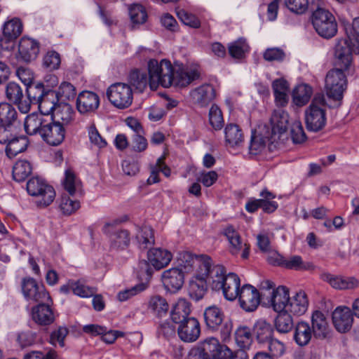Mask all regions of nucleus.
Wrapping results in <instances>:
<instances>
[{
	"instance_id": "obj_44",
	"label": "nucleus",
	"mask_w": 359,
	"mask_h": 359,
	"mask_svg": "<svg viewBox=\"0 0 359 359\" xmlns=\"http://www.w3.org/2000/svg\"><path fill=\"white\" fill-rule=\"evenodd\" d=\"M130 85L134 86L139 92L142 93L149 85V77L144 72L137 69L132 71L128 77Z\"/></svg>"
},
{
	"instance_id": "obj_1",
	"label": "nucleus",
	"mask_w": 359,
	"mask_h": 359,
	"mask_svg": "<svg viewBox=\"0 0 359 359\" xmlns=\"http://www.w3.org/2000/svg\"><path fill=\"white\" fill-rule=\"evenodd\" d=\"M350 40L339 39L335 47L336 68L330 70L325 78V88L328 97L337 101L340 105L343 93L346 88L347 80L344 72L347 70L352 62V50Z\"/></svg>"
},
{
	"instance_id": "obj_63",
	"label": "nucleus",
	"mask_w": 359,
	"mask_h": 359,
	"mask_svg": "<svg viewBox=\"0 0 359 359\" xmlns=\"http://www.w3.org/2000/svg\"><path fill=\"white\" fill-rule=\"evenodd\" d=\"M88 132L91 144L100 149L107 146L106 140L100 135L94 124L88 128Z\"/></svg>"
},
{
	"instance_id": "obj_56",
	"label": "nucleus",
	"mask_w": 359,
	"mask_h": 359,
	"mask_svg": "<svg viewBox=\"0 0 359 359\" xmlns=\"http://www.w3.org/2000/svg\"><path fill=\"white\" fill-rule=\"evenodd\" d=\"M248 50L249 46L245 39L243 38L238 39L229 46V53L234 58H241Z\"/></svg>"
},
{
	"instance_id": "obj_22",
	"label": "nucleus",
	"mask_w": 359,
	"mask_h": 359,
	"mask_svg": "<svg viewBox=\"0 0 359 359\" xmlns=\"http://www.w3.org/2000/svg\"><path fill=\"white\" fill-rule=\"evenodd\" d=\"M39 302L32 309V318L39 325L46 326L52 324L55 316L50 306L45 303Z\"/></svg>"
},
{
	"instance_id": "obj_55",
	"label": "nucleus",
	"mask_w": 359,
	"mask_h": 359,
	"mask_svg": "<svg viewBox=\"0 0 359 359\" xmlns=\"http://www.w3.org/2000/svg\"><path fill=\"white\" fill-rule=\"evenodd\" d=\"M140 247L146 249L154 244L153 229L149 226H144L137 234Z\"/></svg>"
},
{
	"instance_id": "obj_6",
	"label": "nucleus",
	"mask_w": 359,
	"mask_h": 359,
	"mask_svg": "<svg viewBox=\"0 0 359 359\" xmlns=\"http://www.w3.org/2000/svg\"><path fill=\"white\" fill-rule=\"evenodd\" d=\"M194 273L189 280L188 292L191 299L194 301L202 299L208 292V286L212 288V273L218 271H193Z\"/></svg>"
},
{
	"instance_id": "obj_47",
	"label": "nucleus",
	"mask_w": 359,
	"mask_h": 359,
	"mask_svg": "<svg viewBox=\"0 0 359 359\" xmlns=\"http://www.w3.org/2000/svg\"><path fill=\"white\" fill-rule=\"evenodd\" d=\"M32 172L30 163L25 160L17 161L13 168V177L17 182L24 181Z\"/></svg>"
},
{
	"instance_id": "obj_4",
	"label": "nucleus",
	"mask_w": 359,
	"mask_h": 359,
	"mask_svg": "<svg viewBox=\"0 0 359 359\" xmlns=\"http://www.w3.org/2000/svg\"><path fill=\"white\" fill-rule=\"evenodd\" d=\"M173 69L171 62L168 60H161L160 62L155 59L150 60L148 62L150 88L156 90L159 85L164 88L170 87Z\"/></svg>"
},
{
	"instance_id": "obj_17",
	"label": "nucleus",
	"mask_w": 359,
	"mask_h": 359,
	"mask_svg": "<svg viewBox=\"0 0 359 359\" xmlns=\"http://www.w3.org/2000/svg\"><path fill=\"white\" fill-rule=\"evenodd\" d=\"M6 97L14 104H16L22 114H27L30 110V102L22 100L24 97L22 88L15 82H9L6 86Z\"/></svg>"
},
{
	"instance_id": "obj_29",
	"label": "nucleus",
	"mask_w": 359,
	"mask_h": 359,
	"mask_svg": "<svg viewBox=\"0 0 359 359\" xmlns=\"http://www.w3.org/2000/svg\"><path fill=\"white\" fill-rule=\"evenodd\" d=\"M60 290L64 294H68L72 291L75 295L82 298L92 297L96 292L94 287H88L80 280H69L67 284L62 285Z\"/></svg>"
},
{
	"instance_id": "obj_58",
	"label": "nucleus",
	"mask_w": 359,
	"mask_h": 359,
	"mask_svg": "<svg viewBox=\"0 0 359 359\" xmlns=\"http://www.w3.org/2000/svg\"><path fill=\"white\" fill-rule=\"evenodd\" d=\"M57 98L62 101H67L73 100L76 95V88L69 82H62L55 92Z\"/></svg>"
},
{
	"instance_id": "obj_64",
	"label": "nucleus",
	"mask_w": 359,
	"mask_h": 359,
	"mask_svg": "<svg viewBox=\"0 0 359 359\" xmlns=\"http://www.w3.org/2000/svg\"><path fill=\"white\" fill-rule=\"evenodd\" d=\"M285 5L293 13H304L308 8V0H285Z\"/></svg>"
},
{
	"instance_id": "obj_31",
	"label": "nucleus",
	"mask_w": 359,
	"mask_h": 359,
	"mask_svg": "<svg viewBox=\"0 0 359 359\" xmlns=\"http://www.w3.org/2000/svg\"><path fill=\"white\" fill-rule=\"evenodd\" d=\"M74 109L71 105L61 102L55 109L50 117H52L53 121L62 124L64 128H66L74 120Z\"/></svg>"
},
{
	"instance_id": "obj_8",
	"label": "nucleus",
	"mask_w": 359,
	"mask_h": 359,
	"mask_svg": "<svg viewBox=\"0 0 359 359\" xmlns=\"http://www.w3.org/2000/svg\"><path fill=\"white\" fill-rule=\"evenodd\" d=\"M109 102L118 109H126L133 102V95L130 85L124 83H116L111 85L107 90Z\"/></svg>"
},
{
	"instance_id": "obj_40",
	"label": "nucleus",
	"mask_w": 359,
	"mask_h": 359,
	"mask_svg": "<svg viewBox=\"0 0 359 359\" xmlns=\"http://www.w3.org/2000/svg\"><path fill=\"white\" fill-rule=\"evenodd\" d=\"M273 334V330L271 325L264 320H257L253 327V334L259 344L268 342Z\"/></svg>"
},
{
	"instance_id": "obj_10",
	"label": "nucleus",
	"mask_w": 359,
	"mask_h": 359,
	"mask_svg": "<svg viewBox=\"0 0 359 359\" xmlns=\"http://www.w3.org/2000/svg\"><path fill=\"white\" fill-rule=\"evenodd\" d=\"M51 118L43 114L32 113L27 115L24 123L26 133L29 135H39L42 138Z\"/></svg>"
},
{
	"instance_id": "obj_27",
	"label": "nucleus",
	"mask_w": 359,
	"mask_h": 359,
	"mask_svg": "<svg viewBox=\"0 0 359 359\" xmlns=\"http://www.w3.org/2000/svg\"><path fill=\"white\" fill-rule=\"evenodd\" d=\"M191 96L196 104L205 107L215 97V90L212 85L204 84L193 90Z\"/></svg>"
},
{
	"instance_id": "obj_36",
	"label": "nucleus",
	"mask_w": 359,
	"mask_h": 359,
	"mask_svg": "<svg viewBox=\"0 0 359 359\" xmlns=\"http://www.w3.org/2000/svg\"><path fill=\"white\" fill-rule=\"evenodd\" d=\"M6 153L8 158H12L18 154L26 150L29 140L25 135H16L9 142H7Z\"/></svg>"
},
{
	"instance_id": "obj_61",
	"label": "nucleus",
	"mask_w": 359,
	"mask_h": 359,
	"mask_svg": "<svg viewBox=\"0 0 359 359\" xmlns=\"http://www.w3.org/2000/svg\"><path fill=\"white\" fill-rule=\"evenodd\" d=\"M180 20L186 25L193 28H198L201 26V22L198 18L186 11L182 9L177 13Z\"/></svg>"
},
{
	"instance_id": "obj_52",
	"label": "nucleus",
	"mask_w": 359,
	"mask_h": 359,
	"mask_svg": "<svg viewBox=\"0 0 359 359\" xmlns=\"http://www.w3.org/2000/svg\"><path fill=\"white\" fill-rule=\"evenodd\" d=\"M80 208V202L73 200L69 196H62L61 197L59 209L62 214L65 216L71 215Z\"/></svg>"
},
{
	"instance_id": "obj_20",
	"label": "nucleus",
	"mask_w": 359,
	"mask_h": 359,
	"mask_svg": "<svg viewBox=\"0 0 359 359\" xmlns=\"http://www.w3.org/2000/svg\"><path fill=\"white\" fill-rule=\"evenodd\" d=\"M309 305L308 296L305 291L299 290L291 297L286 308V311L293 316H300L304 315Z\"/></svg>"
},
{
	"instance_id": "obj_19",
	"label": "nucleus",
	"mask_w": 359,
	"mask_h": 359,
	"mask_svg": "<svg viewBox=\"0 0 359 359\" xmlns=\"http://www.w3.org/2000/svg\"><path fill=\"white\" fill-rule=\"evenodd\" d=\"M200 324L195 318H189L179 325L177 333L179 337L185 342H193L200 335Z\"/></svg>"
},
{
	"instance_id": "obj_3",
	"label": "nucleus",
	"mask_w": 359,
	"mask_h": 359,
	"mask_svg": "<svg viewBox=\"0 0 359 359\" xmlns=\"http://www.w3.org/2000/svg\"><path fill=\"white\" fill-rule=\"evenodd\" d=\"M212 273V290L222 291L224 297L228 301H234L237 299L240 291L241 279L233 272L226 273L227 271H218Z\"/></svg>"
},
{
	"instance_id": "obj_24",
	"label": "nucleus",
	"mask_w": 359,
	"mask_h": 359,
	"mask_svg": "<svg viewBox=\"0 0 359 359\" xmlns=\"http://www.w3.org/2000/svg\"><path fill=\"white\" fill-rule=\"evenodd\" d=\"M290 290L284 285H279L272 290L270 303L276 312L285 310L290 301Z\"/></svg>"
},
{
	"instance_id": "obj_13",
	"label": "nucleus",
	"mask_w": 359,
	"mask_h": 359,
	"mask_svg": "<svg viewBox=\"0 0 359 359\" xmlns=\"http://www.w3.org/2000/svg\"><path fill=\"white\" fill-rule=\"evenodd\" d=\"M237 298L240 306L247 312L255 311L260 303L258 290L250 284H245L241 287Z\"/></svg>"
},
{
	"instance_id": "obj_5",
	"label": "nucleus",
	"mask_w": 359,
	"mask_h": 359,
	"mask_svg": "<svg viewBox=\"0 0 359 359\" xmlns=\"http://www.w3.org/2000/svg\"><path fill=\"white\" fill-rule=\"evenodd\" d=\"M325 98L323 95H316L304 112L306 129L311 132H318L326 125V111L323 108Z\"/></svg>"
},
{
	"instance_id": "obj_50",
	"label": "nucleus",
	"mask_w": 359,
	"mask_h": 359,
	"mask_svg": "<svg viewBox=\"0 0 359 359\" xmlns=\"http://www.w3.org/2000/svg\"><path fill=\"white\" fill-rule=\"evenodd\" d=\"M61 63L60 55L55 50L48 51L42 60L43 67L48 72L59 69Z\"/></svg>"
},
{
	"instance_id": "obj_51",
	"label": "nucleus",
	"mask_w": 359,
	"mask_h": 359,
	"mask_svg": "<svg viewBox=\"0 0 359 359\" xmlns=\"http://www.w3.org/2000/svg\"><path fill=\"white\" fill-rule=\"evenodd\" d=\"M65 189L70 196H74L79 189L81 182L76 178L74 172L70 169L65 171V177L63 182Z\"/></svg>"
},
{
	"instance_id": "obj_53",
	"label": "nucleus",
	"mask_w": 359,
	"mask_h": 359,
	"mask_svg": "<svg viewBox=\"0 0 359 359\" xmlns=\"http://www.w3.org/2000/svg\"><path fill=\"white\" fill-rule=\"evenodd\" d=\"M20 128V125L0 124V144H6L9 142L16 135Z\"/></svg>"
},
{
	"instance_id": "obj_2",
	"label": "nucleus",
	"mask_w": 359,
	"mask_h": 359,
	"mask_svg": "<svg viewBox=\"0 0 359 359\" xmlns=\"http://www.w3.org/2000/svg\"><path fill=\"white\" fill-rule=\"evenodd\" d=\"M311 22L316 32L323 39H332L338 32V23L335 16L324 7L318 6L313 11Z\"/></svg>"
},
{
	"instance_id": "obj_57",
	"label": "nucleus",
	"mask_w": 359,
	"mask_h": 359,
	"mask_svg": "<svg viewBox=\"0 0 359 359\" xmlns=\"http://www.w3.org/2000/svg\"><path fill=\"white\" fill-rule=\"evenodd\" d=\"M261 198V208L266 213H271L274 212L278 208V203L276 201H271L275 198V195L269 191L267 189H264L260 193Z\"/></svg>"
},
{
	"instance_id": "obj_35",
	"label": "nucleus",
	"mask_w": 359,
	"mask_h": 359,
	"mask_svg": "<svg viewBox=\"0 0 359 359\" xmlns=\"http://www.w3.org/2000/svg\"><path fill=\"white\" fill-rule=\"evenodd\" d=\"M147 309L155 316L162 318L168 313L169 305L165 298L160 295H154L149 299Z\"/></svg>"
},
{
	"instance_id": "obj_41",
	"label": "nucleus",
	"mask_w": 359,
	"mask_h": 359,
	"mask_svg": "<svg viewBox=\"0 0 359 359\" xmlns=\"http://www.w3.org/2000/svg\"><path fill=\"white\" fill-rule=\"evenodd\" d=\"M57 101L55 91L47 89L43 99L37 103L41 110L40 114H43L46 116H48L49 114H52L59 104Z\"/></svg>"
},
{
	"instance_id": "obj_26",
	"label": "nucleus",
	"mask_w": 359,
	"mask_h": 359,
	"mask_svg": "<svg viewBox=\"0 0 359 359\" xmlns=\"http://www.w3.org/2000/svg\"><path fill=\"white\" fill-rule=\"evenodd\" d=\"M321 278L323 280L329 283L332 287L338 290L353 289L359 287V280L355 277H343L324 273L321 275Z\"/></svg>"
},
{
	"instance_id": "obj_21",
	"label": "nucleus",
	"mask_w": 359,
	"mask_h": 359,
	"mask_svg": "<svg viewBox=\"0 0 359 359\" xmlns=\"http://www.w3.org/2000/svg\"><path fill=\"white\" fill-rule=\"evenodd\" d=\"M224 233L230 243L231 253L237 255L243 250L241 257L243 259H247L249 256L250 245L242 242L240 235L234 228L232 226H229L224 229Z\"/></svg>"
},
{
	"instance_id": "obj_25",
	"label": "nucleus",
	"mask_w": 359,
	"mask_h": 359,
	"mask_svg": "<svg viewBox=\"0 0 359 359\" xmlns=\"http://www.w3.org/2000/svg\"><path fill=\"white\" fill-rule=\"evenodd\" d=\"M161 280L165 290L175 292L180 290L184 284V273L183 271H163Z\"/></svg>"
},
{
	"instance_id": "obj_48",
	"label": "nucleus",
	"mask_w": 359,
	"mask_h": 359,
	"mask_svg": "<svg viewBox=\"0 0 359 359\" xmlns=\"http://www.w3.org/2000/svg\"><path fill=\"white\" fill-rule=\"evenodd\" d=\"M236 344L241 348L240 350L248 348L252 343V333L247 326H241L237 328L235 333Z\"/></svg>"
},
{
	"instance_id": "obj_33",
	"label": "nucleus",
	"mask_w": 359,
	"mask_h": 359,
	"mask_svg": "<svg viewBox=\"0 0 359 359\" xmlns=\"http://www.w3.org/2000/svg\"><path fill=\"white\" fill-rule=\"evenodd\" d=\"M225 142L230 147H240L244 142L243 130L236 123H228L224 128Z\"/></svg>"
},
{
	"instance_id": "obj_32",
	"label": "nucleus",
	"mask_w": 359,
	"mask_h": 359,
	"mask_svg": "<svg viewBox=\"0 0 359 359\" xmlns=\"http://www.w3.org/2000/svg\"><path fill=\"white\" fill-rule=\"evenodd\" d=\"M224 313L218 306L213 305L208 306L204 311V319L207 327L216 330L222 325L224 320Z\"/></svg>"
},
{
	"instance_id": "obj_38",
	"label": "nucleus",
	"mask_w": 359,
	"mask_h": 359,
	"mask_svg": "<svg viewBox=\"0 0 359 359\" xmlns=\"http://www.w3.org/2000/svg\"><path fill=\"white\" fill-rule=\"evenodd\" d=\"M0 124L20 125L18 113L11 104L0 103Z\"/></svg>"
},
{
	"instance_id": "obj_11",
	"label": "nucleus",
	"mask_w": 359,
	"mask_h": 359,
	"mask_svg": "<svg viewBox=\"0 0 359 359\" xmlns=\"http://www.w3.org/2000/svg\"><path fill=\"white\" fill-rule=\"evenodd\" d=\"M23 25L19 18H14L6 21L2 27V36L0 38L1 48L8 50L13 48L11 43L20 36L22 32Z\"/></svg>"
},
{
	"instance_id": "obj_54",
	"label": "nucleus",
	"mask_w": 359,
	"mask_h": 359,
	"mask_svg": "<svg viewBox=\"0 0 359 359\" xmlns=\"http://www.w3.org/2000/svg\"><path fill=\"white\" fill-rule=\"evenodd\" d=\"M209 123L215 130H220L224 124L222 112L216 104H212L209 110Z\"/></svg>"
},
{
	"instance_id": "obj_7",
	"label": "nucleus",
	"mask_w": 359,
	"mask_h": 359,
	"mask_svg": "<svg viewBox=\"0 0 359 359\" xmlns=\"http://www.w3.org/2000/svg\"><path fill=\"white\" fill-rule=\"evenodd\" d=\"M27 191L30 196L39 198L37 205L47 207L55 198V191L52 186L39 177H32L27 183Z\"/></svg>"
},
{
	"instance_id": "obj_16",
	"label": "nucleus",
	"mask_w": 359,
	"mask_h": 359,
	"mask_svg": "<svg viewBox=\"0 0 359 359\" xmlns=\"http://www.w3.org/2000/svg\"><path fill=\"white\" fill-rule=\"evenodd\" d=\"M39 50L40 44L36 40L23 36L19 41L18 58L25 62H30L36 60Z\"/></svg>"
},
{
	"instance_id": "obj_62",
	"label": "nucleus",
	"mask_w": 359,
	"mask_h": 359,
	"mask_svg": "<svg viewBox=\"0 0 359 359\" xmlns=\"http://www.w3.org/2000/svg\"><path fill=\"white\" fill-rule=\"evenodd\" d=\"M291 137L293 142L296 144L302 143L306 140V134L299 121L292 123L291 126Z\"/></svg>"
},
{
	"instance_id": "obj_45",
	"label": "nucleus",
	"mask_w": 359,
	"mask_h": 359,
	"mask_svg": "<svg viewBox=\"0 0 359 359\" xmlns=\"http://www.w3.org/2000/svg\"><path fill=\"white\" fill-rule=\"evenodd\" d=\"M312 95V88L307 84L297 86L293 91L294 102L298 106L306 104Z\"/></svg>"
},
{
	"instance_id": "obj_15",
	"label": "nucleus",
	"mask_w": 359,
	"mask_h": 359,
	"mask_svg": "<svg viewBox=\"0 0 359 359\" xmlns=\"http://www.w3.org/2000/svg\"><path fill=\"white\" fill-rule=\"evenodd\" d=\"M172 258L171 252L165 249L152 248L147 252L148 263L146 261L140 262V267H147L149 264L155 269H162L166 267Z\"/></svg>"
},
{
	"instance_id": "obj_42",
	"label": "nucleus",
	"mask_w": 359,
	"mask_h": 359,
	"mask_svg": "<svg viewBox=\"0 0 359 359\" xmlns=\"http://www.w3.org/2000/svg\"><path fill=\"white\" fill-rule=\"evenodd\" d=\"M274 320V325L276 330L280 333H287L293 327V320L292 314L286 310L278 312Z\"/></svg>"
},
{
	"instance_id": "obj_37",
	"label": "nucleus",
	"mask_w": 359,
	"mask_h": 359,
	"mask_svg": "<svg viewBox=\"0 0 359 359\" xmlns=\"http://www.w3.org/2000/svg\"><path fill=\"white\" fill-rule=\"evenodd\" d=\"M190 304L184 299L178 300L171 311V319L175 324H181L185 320L189 318Z\"/></svg>"
},
{
	"instance_id": "obj_60",
	"label": "nucleus",
	"mask_w": 359,
	"mask_h": 359,
	"mask_svg": "<svg viewBox=\"0 0 359 359\" xmlns=\"http://www.w3.org/2000/svg\"><path fill=\"white\" fill-rule=\"evenodd\" d=\"M196 255L187 251L179 252L177 257L178 266L184 269L195 268Z\"/></svg>"
},
{
	"instance_id": "obj_59",
	"label": "nucleus",
	"mask_w": 359,
	"mask_h": 359,
	"mask_svg": "<svg viewBox=\"0 0 359 359\" xmlns=\"http://www.w3.org/2000/svg\"><path fill=\"white\" fill-rule=\"evenodd\" d=\"M129 15L133 24H142L147 18V14L144 8L140 4H134L129 8Z\"/></svg>"
},
{
	"instance_id": "obj_43",
	"label": "nucleus",
	"mask_w": 359,
	"mask_h": 359,
	"mask_svg": "<svg viewBox=\"0 0 359 359\" xmlns=\"http://www.w3.org/2000/svg\"><path fill=\"white\" fill-rule=\"evenodd\" d=\"M197 347L199 348L209 359L214 358L222 352L219 341L215 337L206 339L197 346Z\"/></svg>"
},
{
	"instance_id": "obj_9",
	"label": "nucleus",
	"mask_w": 359,
	"mask_h": 359,
	"mask_svg": "<svg viewBox=\"0 0 359 359\" xmlns=\"http://www.w3.org/2000/svg\"><path fill=\"white\" fill-rule=\"evenodd\" d=\"M270 123L271 131L267 132L270 135L267 140L272 143L271 146L272 149L274 143L280 144L281 137L285 135L289 125V115L282 109H276L272 114Z\"/></svg>"
},
{
	"instance_id": "obj_28",
	"label": "nucleus",
	"mask_w": 359,
	"mask_h": 359,
	"mask_svg": "<svg viewBox=\"0 0 359 359\" xmlns=\"http://www.w3.org/2000/svg\"><path fill=\"white\" fill-rule=\"evenodd\" d=\"M199 73L195 69H173L172 86L183 88L199 78Z\"/></svg>"
},
{
	"instance_id": "obj_39",
	"label": "nucleus",
	"mask_w": 359,
	"mask_h": 359,
	"mask_svg": "<svg viewBox=\"0 0 359 359\" xmlns=\"http://www.w3.org/2000/svg\"><path fill=\"white\" fill-rule=\"evenodd\" d=\"M269 137H270L269 133L264 135H256L254 133H252L249 146L250 154L254 155L257 154L259 152H261L264 149L266 144H268L269 150L273 151V149H275L279 145V144L274 143V146H272L271 149V146L272 143L271 142V141L267 140Z\"/></svg>"
},
{
	"instance_id": "obj_23",
	"label": "nucleus",
	"mask_w": 359,
	"mask_h": 359,
	"mask_svg": "<svg viewBox=\"0 0 359 359\" xmlns=\"http://www.w3.org/2000/svg\"><path fill=\"white\" fill-rule=\"evenodd\" d=\"M99 105V96L91 91L81 92L76 100V108L81 114L95 111Z\"/></svg>"
},
{
	"instance_id": "obj_18",
	"label": "nucleus",
	"mask_w": 359,
	"mask_h": 359,
	"mask_svg": "<svg viewBox=\"0 0 359 359\" xmlns=\"http://www.w3.org/2000/svg\"><path fill=\"white\" fill-rule=\"evenodd\" d=\"M45 133L41 138L42 140L50 146L57 147L64 142L66 128H64L62 124L55 123L51 118Z\"/></svg>"
},
{
	"instance_id": "obj_14",
	"label": "nucleus",
	"mask_w": 359,
	"mask_h": 359,
	"mask_svg": "<svg viewBox=\"0 0 359 359\" xmlns=\"http://www.w3.org/2000/svg\"><path fill=\"white\" fill-rule=\"evenodd\" d=\"M332 320L334 327L339 332L346 333L352 327L353 313L348 306H339L332 311Z\"/></svg>"
},
{
	"instance_id": "obj_49",
	"label": "nucleus",
	"mask_w": 359,
	"mask_h": 359,
	"mask_svg": "<svg viewBox=\"0 0 359 359\" xmlns=\"http://www.w3.org/2000/svg\"><path fill=\"white\" fill-rule=\"evenodd\" d=\"M129 232L127 230H119L110 236L111 248L115 250L124 249L130 243Z\"/></svg>"
},
{
	"instance_id": "obj_12",
	"label": "nucleus",
	"mask_w": 359,
	"mask_h": 359,
	"mask_svg": "<svg viewBox=\"0 0 359 359\" xmlns=\"http://www.w3.org/2000/svg\"><path fill=\"white\" fill-rule=\"evenodd\" d=\"M22 291L27 300L43 302L50 299L43 285L38 284L32 278L28 277L22 279Z\"/></svg>"
},
{
	"instance_id": "obj_46",
	"label": "nucleus",
	"mask_w": 359,
	"mask_h": 359,
	"mask_svg": "<svg viewBox=\"0 0 359 359\" xmlns=\"http://www.w3.org/2000/svg\"><path fill=\"white\" fill-rule=\"evenodd\" d=\"M46 89L42 83H36L28 85L26 89L27 98V101L30 102L31 104H36L43 99L44 95L46 93Z\"/></svg>"
},
{
	"instance_id": "obj_30",
	"label": "nucleus",
	"mask_w": 359,
	"mask_h": 359,
	"mask_svg": "<svg viewBox=\"0 0 359 359\" xmlns=\"http://www.w3.org/2000/svg\"><path fill=\"white\" fill-rule=\"evenodd\" d=\"M311 330L313 335L318 339H325L329 334V325L325 315L320 311H315L311 316Z\"/></svg>"
},
{
	"instance_id": "obj_34",
	"label": "nucleus",
	"mask_w": 359,
	"mask_h": 359,
	"mask_svg": "<svg viewBox=\"0 0 359 359\" xmlns=\"http://www.w3.org/2000/svg\"><path fill=\"white\" fill-rule=\"evenodd\" d=\"M313 332L309 324L300 321L294 327V340L299 346L307 345L312 338Z\"/></svg>"
}]
</instances>
